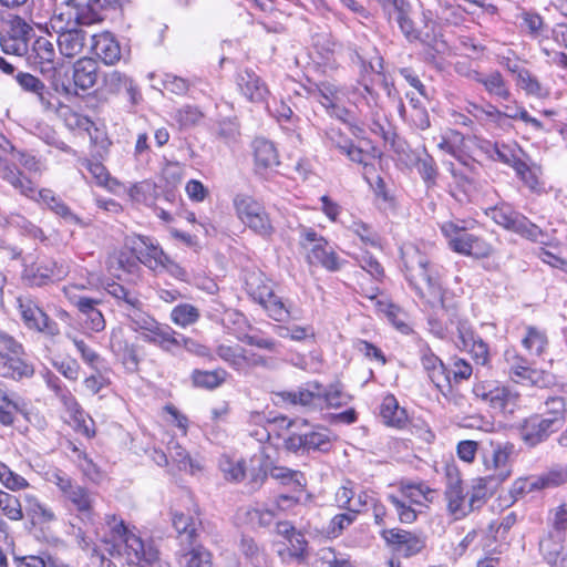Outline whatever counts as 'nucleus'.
Masks as SVG:
<instances>
[{
	"label": "nucleus",
	"instance_id": "7ed1b4c3",
	"mask_svg": "<svg viewBox=\"0 0 567 567\" xmlns=\"http://www.w3.org/2000/svg\"><path fill=\"white\" fill-rule=\"evenodd\" d=\"M1 176L8 183H10L21 195L31 198L38 203L45 205L53 214L61 217L65 223L71 225H78L81 227L87 226V223L83 221L68 204L58 196L53 190L42 188L37 190L32 182L16 172L9 166H4L1 171Z\"/></svg>",
	"mask_w": 567,
	"mask_h": 567
},
{
	"label": "nucleus",
	"instance_id": "a18cd8bd",
	"mask_svg": "<svg viewBox=\"0 0 567 567\" xmlns=\"http://www.w3.org/2000/svg\"><path fill=\"white\" fill-rule=\"evenodd\" d=\"M444 495L447 503V511L456 519L463 518L472 511L470 498H466L468 494L464 493V489L444 492Z\"/></svg>",
	"mask_w": 567,
	"mask_h": 567
},
{
	"label": "nucleus",
	"instance_id": "7c9ffc66",
	"mask_svg": "<svg viewBox=\"0 0 567 567\" xmlns=\"http://www.w3.org/2000/svg\"><path fill=\"white\" fill-rule=\"evenodd\" d=\"M35 63L40 65L41 72L55 70V48L51 40L45 37L38 38L33 43Z\"/></svg>",
	"mask_w": 567,
	"mask_h": 567
},
{
	"label": "nucleus",
	"instance_id": "8fccbe9b",
	"mask_svg": "<svg viewBox=\"0 0 567 567\" xmlns=\"http://www.w3.org/2000/svg\"><path fill=\"white\" fill-rule=\"evenodd\" d=\"M142 302L140 299H137L136 306H130L126 310V317L128 318L131 322V328L138 332L141 337L144 334V332L147 331V329L156 321L154 318L148 316L146 312L142 311L141 309Z\"/></svg>",
	"mask_w": 567,
	"mask_h": 567
},
{
	"label": "nucleus",
	"instance_id": "774afa93",
	"mask_svg": "<svg viewBox=\"0 0 567 567\" xmlns=\"http://www.w3.org/2000/svg\"><path fill=\"white\" fill-rule=\"evenodd\" d=\"M320 559L326 567H358L348 555L337 553L333 548L321 549Z\"/></svg>",
	"mask_w": 567,
	"mask_h": 567
},
{
	"label": "nucleus",
	"instance_id": "4c0bfd02",
	"mask_svg": "<svg viewBox=\"0 0 567 567\" xmlns=\"http://www.w3.org/2000/svg\"><path fill=\"white\" fill-rule=\"evenodd\" d=\"M0 373L3 377L12 379L30 378L34 373L32 364L28 363L23 359L19 358L18 354L8 355L0 367Z\"/></svg>",
	"mask_w": 567,
	"mask_h": 567
},
{
	"label": "nucleus",
	"instance_id": "aec40b11",
	"mask_svg": "<svg viewBox=\"0 0 567 567\" xmlns=\"http://www.w3.org/2000/svg\"><path fill=\"white\" fill-rule=\"evenodd\" d=\"M69 272L64 262L45 260L28 267L23 278L29 286L42 287L54 280L63 279Z\"/></svg>",
	"mask_w": 567,
	"mask_h": 567
},
{
	"label": "nucleus",
	"instance_id": "680f3d73",
	"mask_svg": "<svg viewBox=\"0 0 567 567\" xmlns=\"http://www.w3.org/2000/svg\"><path fill=\"white\" fill-rule=\"evenodd\" d=\"M540 551L548 564L556 567H567V557L559 559L563 546L548 537L539 543Z\"/></svg>",
	"mask_w": 567,
	"mask_h": 567
},
{
	"label": "nucleus",
	"instance_id": "72a5a7b5",
	"mask_svg": "<svg viewBox=\"0 0 567 567\" xmlns=\"http://www.w3.org/2000/svg\"><path fill=\"white\" fill-rule=\"evenodd\" d=\"M23 502L27 515L33 524H48L55 519L54 512L32 494H24Z\"/></svg>",
	"mask_w": 567,
	"mask_h": 567
},
{
	"label": "nucleus",
	"instance_id": "9d476101",
	"mask_svg": "<svg viewBox=\"0 0 567 567\" xmlns=\"http://www.w3.org/2000/svg\"><path fill=\"white\" fill-rule=\"evenodd\" d=\"M33 28L21 17L12 16L0 31V47L7 54L22 56L28 52Z\"/></svg>",
	"mask_w": 567,
	"mask_h": 567
},
{
	"label": "nucleus",
	"instance_id": "79ce46f5",
	"mask_svg": "<svg viewBox=\"0 0 567 567\" xmlns=\"http://www.w3.org/2000/svg\"><path fill=\"white\" fill-rule=\"evenodd\" d=\"M228 377L224 369L213 371L195 370L192 373V380L195 386L213 390L221 385Z\"/></svg>",
	"mask_w": 567,
	"mask_h": 567
},
{
	"label": "nucleus",
	"instance_id": "338daca9",
	"mask_svg": "<svg viewBox=\"0 0 567 567\" xmlns=\"http://www.w3.org/2000/svg\"><path fill=\"white\" fill-rule=\"evenodd\" d=\"M0 482L10 491H21L29 486L28 481L13 472L7 464L0 462Z\"/></svg>",
	"mask_w": 567,
	"mask_h": 567
},
{
	"label": "nucleus",
	"instance_id": "e433bc0d",
	"mask_svg": "<svg viewBox=\"0 0 567 567\" xmlns=\"http://www.w3.org/2000/svg\"><path fill=\"white\" fill-rule=\"evenodd\" d=\"M16 80L25 92L35 94L44 109L51 107V102L47 97V86L39 78L31 73L20 72L16 75Z\"/></svg>",
	"mask_w": 567,
	"mask_h": 567
},
{
	"label": "nucleus",
	"instance_id": "69168bd1",
	"mask_svg": "<svg viewBox=\"0 0 567 567\" xmlns=\"http://www.w3.org/2000/svg\"><path fill=\"white\" fill-rule=\"evenodd\" d=\"M515 172L532 192L542 190L543 186L539 182L542 172L539 167L528 166L525 162H522L517 164Z\"/></svg>",
	"mask_w": 567,
	"mask_h": 567
},
{
	"label": "nucleus",
	"instance_id": "a19ab883",
	"mask_svg": "<svg viewBox=\"0 0 567 567\" xmlns=\"http://www.w3.org/2000/svg\"><path fill=\"white\" fill-rule=\"evenodd\" d=\"M505 359L514 375L529 380L533 384H538V372L532 370L524 358L518 355L515 351L508 350L505 352Z\"/></svg>",
	"mask_w": 567,
	"mask_h": 567
},
{
	"label": "nucleus",
	"instance_id": "0eeeda50",
	"mask_svg": "<svg viewBox=\"0 0 567 567\" xmlns=\"http://www.w3.org/2000/svg\"><path fill=\"white\" fill-rule=\"evenodd\" d=\"M393 8L395 20L405 38L410 41L419 40L427 47V55L431 59L435 60L436 55H444L449 51L447 43L436 33V25L433 21L426 22L424 29L416 30L413 21L401 8L398 6Z\"/></svg>",
	"mask_w": 567,
	"mask_h": 567
},
{
	"label": "nucleus",
	"instance_id": "c756f323",
	"mask_svg": "<svg viewBox=\"0 0 567 567\" xmlns=\"http://www.w3.org/2000/svg\"><path fill=\"white\" fill-rule=\"evenodd\" d=\"M513 454V444L506 443L504 445H497L493 451L492 461L485 462L487 468H493L497 472L496 477L498 481H504L511 475V461Z\"/></svg>",
	"mask_w": 567,
	"mask_h": 567
},
{
	"label": "nucleus",
	"instance_id": "49530a36",
	"mask_svg": "<svg viewBox=\"0 0 567 567\" xmlns=\"http://www.w3.org/2000/svg\"><path fill=\"white\" fill-rule=\"evenodd\" d=\"M167 450L169 457L174 463H176L179 471L195 474L200 470L199 464L193 461L188 453L178 443L174 442V440H171L167 443Z\"/></svg>",
	"mask_w": 567,
	"mask_h": 567
},
{
	"label": "nucleus",
	"instance_id": "c85d7f7f",
	"mask_svg": "<svg viewBox=\"0 0 567 567\" xmlns=\"http://www.w3.org/2000/svg\"><path fill=\"white\" fill-rule=\"evenodd\" d=\"M93 49L95 54L105 64H115L121 59L120 44L109 32H103L93 37Z\"/></svg>",
	"mask_w": 567,
	"mask_h": 567
},
{
	"label": "nucleus",
	"instance_id": "1a4fd4ad",
	"mask_svg": "<svg viewBox=\"0 0 567 567\" xmlns=\"http://www.w3.org/2000/svg\"><path fill=\"white\" fill-rule=\"evenodd\" d=\"M237 217L250 228L254 233L268 238L275 227L265 209V207L249 195L238 194L233 200Z\"/></svg>",
	"mask_w": 567,
	"mask_h": 567
},
{
	"label": "nucleus",
	"instance_id": "f03ea898",
	"mask_svg": "<svg viewBox=\"0 0 567 567\" xmlns=\"http://www.w3.org/2000/svg\"><path fill=\"white\" fill-rule=\"evenodd\" d=\"M405 276L419 297L432 309L450 310L455 307L453 298L445 291L429 259L417 247L405 245L401 249Z\"/></svg>",
	"mask_w": 567,
	"mask_h": 567
},
{
	"label": "nucleus",
	"instance_id": "ddd939ff",
	"mask_svg": "<svg viewBox=\"0 0 567 567\" xmlns=\"http://www.w3.org/2000/svg\"><path fill=\"white\" fill-rule=\"evenodd\" d=\"M14 422L39 423V412L30 401L19 396L10 398L0 389V423L10 425Z\"/></svg>",
	"mask_w": 567,
	"mask_h": 567
},
{
	"label": "nucleus",
	"instance_id": "3c124183",
	"mask_svg": "<svg viewBox=\"0 0 567 567\" xmlns=\"http://www.w3.org/2000/svg\"><path fill=\"white\" fill-rule=\"evenodd\" d=\"M347 229L358 236L365 246L374 248L381 246V237L379 234L369 224L362 220H352L351 224L347 226Z\"/></svg>",
	"mask_w": 567,
	"mask_h": 567
},
{
	"label": "nucleus",
	"instance_id": "bf43d9fd",
	"mask_svg": "<svg viewBox=\"0 0 567 567\" xmlns=\"http://www.w3.org/2000/svg\"><path fill=\"white\" fill-rule=\"evenodd\" d=\"M491 480L487 477H476L472 480L471 489L467 493L472 511L482 506L491 494Z\"/></svg>",
	"mask_w": 567,
	"mask_h": 567
},
{
	"label": "nucleus",
	"instance_id": "f704fd0d",
	"mask_svg": "<svg viewBox=\"0 0 567 567\" xmlns=\"http://www.w3.org/2000/svg\"><path fill=\"white\" fill-rule=\"evenodd\" d=\"M179 563L184 567H212V555L202 546L185 545L179 551Z\"/></svg>",
	"mask_w": 567,
	"mask_h": 567
},
{
	"label": "nucleus",
	"instance_id": "cd10ccee",
	"mask_svg": "<svg viewBox=\"0 0 567 567\" xmlns=\"http://www.w3.org/2000/svg\"><path fill=\"white\" fill-rule=\"evenodd\" d=\"M110 347L118 355L122 362L128 369H135L138 364V358L134 346L130 344L124 336L122 328H114L110 337Z\"/></svg>",
	"mask_w": 567,
	"mask_h": 567
},
{
	"label": "nucleus",
	"instance_id": "de8ad7c7",
	"mask_svg": "<svg viewBox=\"0 0 567 567\" xmlns=\"http://www.w3.org/2000/svg\"><path fill=\"white\" fill-rule=\"evenodd\" d=\"M516 85L527 95L537 99H545L549 95L548 89L544 87L538 79L526 69L519 71L518 76H516Z\"/></svg>",
	"mask_w": 567,
	"mask_h": 567
},
{
	"label": "nucleus",
	"instance_id": "6e6552de",
	"mask_svg": "<svg viewBox=\"0 0 567 567\" xmlns=\"http://www.w3.org/2000/svg\"><path fill=\"white\" fill-rule=\"evenodd\" d=\"M300 245L307 250V259L311 265H320L329 271H337L342 266L334 249L326 238L309 227H300Z\"/></svg>",
	"mask_w": 567,
	"mask_h": 567
},
{
	"label": "nucleus",
	"instance_id": "5701e85b",
	"mask_svg": "<svg viewBox=\"0 0 567 567\" xmlns=\"http://www.w3.org/2000/svg\"><path fill=\"white\" fill-rule=\"evenodd\" d=\"M466 76L484 86L485 91L491 95L504 101H508L512 96L509 86L499 71H491L488 73H481L476 70H471Z\"/></svg>",
	"mask_w": 567,
	"mask_h": 567
},
{
	"label": "nucleus",
	"instance_id": "c9c22d12",
	"mask_svg": "<svg viewBox=\"0 0 567 567\" xmlns=\"http://www.w3.org/2000/svg\"><path fill=\"white\" fill-rule=\"evenodd\" d=\"M252 147L255 162L258 166L270 168L279 164L278 152L271 142L265 138H256Z\"/></svg>",
	"mask_w": 567,
	"mask_h": 567
},
{
	"label": "nucleus",
	"instance_id": "052dcab7",
	"mask_svg": "<svg viewBox=\"0 0 567 567\" xmlns=\"http://www.w3.org/2000/svg\"><path fill=\"white\" fill-rule=\"evenodd\" d=\"M565 402L561 398H551L545 403V411L542 413V421L538 425H550L564 421Z\"/></svg>",
	"mask_w": 567,
	"mask_h": 567
},
{
	"label": "nucleus",
	"instance_id": "9b49d317",
	"mask_svg": "<svg viewBox=\"0 0 567 567\" xmlns=\"http://www.w3.org/2000/svg\"><path fill=\"white\" fill-rule=\"evenodd\" d=\"M473 393L501 414H512L518 405V393L491 382H480L473 386Z\"/></svg>",
	"mask_w": 567,
	"mask_h": 567
},
{
	"label": "nucleus",
	"instance_id": "393cba45",
	"mask_svg": "<svg viewBox=\"0 0 567 567\" xmlns=\"http://www.w3.org/2000/svg\"><path fill=\"white\" fill-rule=\"evenodd\" d=\"M142 339L167 352L173 351L181 343L177 333L169 326L157 321L144 332Z\"/></svg>",
	"mask_w": 567,
	"mask_h": 567
},
{
	"label": "nucleus",
	"instance_id": "b1692460",
	"mask_svg": "<svg viewBox=\"0 0 567 567\" xmlns=\"http://www.w3.org/2000/svg\"><path fill=\"white\" fill-rule=\"evenodd\" d=\"M236 81L240 92L251 102H264L269 94L265 82L249 69L239 71Z\"/></svg>",
	"mask_w": 567,
	"mask_h": 567
},
{
	"label": "nucleus",
	"instance_id": "09e8293b",
	"mask_svg": "<svg viewBox=\"0 0 567 567\" xmlns=\"http://www.w3.org/2000/svg\"><path fill=\"white\" fill-rule=\"evenodd\" d=\"M0 512L11 520H21L23 518V511L19 498L0 489ZM4 522L0 518V530Z\"/></svg>",
	"mask_w": 567,
	"mask_h": 567
},
{
	"label": "nucleus",
	"instance_id": "ea45409f",
	"mask_svg": "<svg viewBox=\"0 0 567 567\" xmlns=\"http://www.w3.org/2000/svg\"><path fill=\"white\" fill-rule=\"evenodd\" d=\"M85 167L89 171L92 181L100 187L115 193L120 187V183L111 177L106 167L99 162L85 161Z\"/></svg>",
	"mask_w": 567,
	"mask_h": 567
},
{
	"label": "nucleus",
	"instance_id": "f8f14e48",
	"mask_svg": "<svg viewBox=\"0 0 567 567\" xmlns=\"http://www.w3.org/2000/svg\"><path fill=\"white\" fill-rule=\"evenodd\" d=\"M316 91L320 104L327 112L336 118L347 122L350 116L349 110L346 107L349 90L338 85L330 80H323L316 84Z\"/></svg>",
	"mask_w": 567,
	"mask_h": 567
},
{
	"label": "nucleus",
	"instance_id": "39448f33",
	"mask_svg": "<svg viewBox=\"0 0 567 567\" xmlns=\"http://www.w3.org/2000/svg\"><path fill=\"white\" fill-rule=\"evenodd\" d=\"M248 295L260 303L268 316L276 321H285L292 316L289 306L275 295L271 281L262 274H251L246 279Z\"/></svg>",
	"mask_w": 567,
	"mask_h": 567
},
{
	"label": "nucleus",
	"instance_id": "0e129e2a",
	"mask_svg": "<svg viewBox=\"0 0 567 567\" xmlns=\"http://www.w3.org/2000/svg\"><path fill=\"white\" fill-rule=\"evenodd\" d=\"M203 116V112L197 106L184 105L175 112L174 120L179 128L185 130L197 125Z\"/></svg>",
	"mask_w": 567,
	"mask_h": 567
},
{
	"label": "nucleus",
	"instance_id": "4d7b16f0",
	"mask_svg": "<svg viewBox=\"0 0 567 567\" xmlns=\"http://www.w3.org/2000/svg\"><path fill=\"white\" fill-rule=\"evenodd\" d=\"M198 319L199 310L190 303H181L171 312V320L183 328L194 324Z\"/></svg>",
	"mask_w": 567,
	"mask_h": 567
},
{
	"label": "nucleus",
	"instance_id": "58836bf2",
	"mask_svg": "<svg viewBox=\"0 0 567 567\" xmlns=\"http://www.w3.org/2000/svg\"><path fill=\"white\" fill-rule=\"evenodd\" d=\"M143 248L137 249V258L148 268L158 271L167 255L150 239H142Z\"/></svg>",
	"mask_w": 567,
	"mask_h": 567
},
{
	"label": "nucleus",
	"instance_id": "f3484780",
	"mask_svg": "<svg viewBox=\"0 0 567 567\" xmlns=\"http://www.w3.org/2000/svg\"><path fill=\"white\" fill-rule=\"evenodd\" d=\"M17 303L21 318L29 329L45 332L51 336H55L58 333V327L55 322H53L30 297H18Z\"/></svg>",
	"mask_w": 567,
	"mask_h": 567
},
{
	"label": "nucleus",
	"instance_id": "e2e57ef3",
	"mask_svg": "<svg viewBox=\"0 0 567 567\" xmlns=\"http://www.w3.org/2000/svg\"><path fill=\"white\" fill-rule=\"evenodd\" d=\"M76 540L79 546L90 554V558L92 564L97 565L99 567H110L111 560L105 558V556L100 551L96 545L92 542V539L85 535L84 532L79 529L76 534Z\"/></svg>",
	"mask_w": 567,
	"mask_h": 567
},
{
	"label": "nucleus",
	"instance_id": "c03bdc74",
	"mask_svg": "<svg viewBox=\"0 0 567 567\" xmlns=\"http://www.w3.org/2000/svg\"><path fill=\"white\" fill-rule=\"evenodd\" d=\"M480 122L487 128H504L506 126L507 118L515 120L514 112H502L498 107L491 103L484 105V111L481 115Z\"/></svg>",
	"mask_w": 567,
	"mask_h": 567
},
{
	"label": "nucleus",
	"instance_id": "6e6d98bb",
	"mask_svg": "<svg viewBox=\"0 0 567 567\" xmlns=\"http://www.w3.org/2000/svg\"><path fill=\"white\" fill-rule=\"evenodd\" d=\"M378 310L386 316L390 322L400 331L408 332L409 326L406 324V313L398 306L388 301L378 300L375 303Z\"/></svg>",
	"mask_w": 567,
	"mask_h": 567
},
{
	"label": "nucleus",
	"instance_id": "37998d69",
	"mask_svg": "<svg viewBox=\"0 0 567 567\" xmlns=\"http://www.w3.org/2000/svg\"><path fill=\"white\" fill-rule=\"evenodd\" d=\"M219 468L223 472L224 476L228 481L239 482L244 480L247 475H250L247 471L246 462L244 460H234L228 455H223L219 461ZM252 470V467L249 472Z\"/></svg>",
	"mask_w": 567,
	"mask_h": 567
},
{
	"label": "nucleus",
	"instance_id": "f257e3e1",
	"mask_svg": "<svg viewBox=\"0 0 567 567\" xmlns=\"http://www.w3.org/2000/svg\"><path fill=\"white\" fill-rule=\"evenodd\" d=\"M50 482L59 488L81 522L106 546L111 556L122 557L137 567H153L159 563V551L153 542L143 540L136 528H130L122 517L105 514L100 520L96 519L95 496L87 488L74 483L61 471L53 472Z\"/></svg>",
	"mask_w": 567,
	"mask_h": 567
},
{
	"label": "nucleus",
	"instance_id": "423d86ee",
	"mask_svg": "<svg viewBox=\"0 0 567 567\" xmlns=\"http://www.w3.org/2000/svg\"><path fill=\"white\" fill-rule=\"evenodd\" d=\"M492 219L499 226L512 230L522 237L547 245L549 244V236L542 230V228L532 223L524 215L513 210L508 205L496 206L491 210Z\"/></svg>",
	"mask_w": 567,
	"mask_h": 567
},
{
	"label": "nucleus",
	"instance_id": "6ab92c4d",
	"mask_svg": "<svg viewBox=\"0 0 567 567\" xmlns=\"http://www.w3.org/2000/svg\"><path fill=\"white\" fill-rule=\"evenodd\" d=\"M381 535L395 553L405 557L414 556L425 547L424 537L404 529H384Z\"/></svg>",
	"mask_w": 567,
	"mask_h": 567
},
{
	"label": "nucleus",
	"instance_id": "13d9d810",
	"mask_svg": "<svg viewBox=\"0 0 567 567\" xmlns=\"http://www.w3.org/2000/svg\"><path fill=\"white\" fill-rule=\"evenodd\" d=\"M59 115L64 121L65 125L72 131H83L89 132L92 122L89 117L75 112L69 106H61L59 109Z\"/></svg>",
	"mask_w": 567,
	"mask_h": 567
},
{
	"label": "nucleus",
	"instance_id": "dca6fc26",
	"mask_svg": "<svg viewBox=\"0 0 567 567\" xmlns=\"http://www.w3.org/2000/svg\"><path fill=\"white\" fill-rule=\"evenodd\" d=\"M97 62L90 58H82L73 65V83L55 85V91L65 95H76L78 90L86 91L97 81Z\"/></svg>",
	"mask_w": 567,
	"mask_h": 567
},
{
	"label": "nucleus",
	"instance_id": "a211bd4d",
	"mask_svg": "<svg viewBox=\"0 0 567 567\" xmlns=\"http://www.w3.org/2000/svg\"><path fill=\"white\" fill-rule=\"evenodd\" d=\"M280 435V446L285 450L293 453H298L300 451H310L318 450L321 452H327L331 446V437L328 433L323 432H311L306 435H297V434H279Z\"/></svg>",
	"mask_w": 567,
	"mask_h": 567
},
{
	"label": "nucleus",
	"instance_id": "4be33fe9",
	"mask_svg": "<svg viewBox=\"0 0 567 567\" xmlns=\"http://www.w3.org/2000/svg\"><path fill=\"white\" fill-rule=\"evenodd\" d=\"M457 332V346L468 351L477 363L482 365L487 364L489 361V350L487 343H485L482 338L476 336L465 321L458 322Z\"/></svg>",
	"mask_w": 567,
	"mask_h": 567
},
{
	"label": "nucleus",
	"instance_id": "2eb2a0df",
	"mask_svg": "<svg viewBox=\"0 0 567 567\" xmlns=\"http://www.w3.org/2000/svg\"><path fill=\"white\" fill-rule=\"evenodd\" d=\"M250 462H257L259 464L258 471L252 470L250 472L252 487L260 486L267 475H269L274 480L281 482L282 484H292L300 491L306 485L305 476L299 471H293L285 466L275 465L270 462H265L264 464H261V460L259 457H254L250 460Z\"/></svg>",
	"mask_w": 567,
	"mask_h": 567
},
{
	"label": "nucleus",
	"instance_id": "603ef678",
	"mask_svg": "<svg viewBox=\"0 0 567 567\" xmlns=\"http://www.w3.org/2000/svg\"><path fill=\"white\" fill-rule=\"evenodd\" d=\"M245 348L235 344H219L216 348L218 358L225 361L234 370L243 372Z\"/></svg>",
	"mask_w": 567,
	"mask_h": 567
},
{
	"label": "nucleus",
	"instance_id": "473e14b6",
	"mask_svg": "<svg viewBox=\"0 0 567 567\" xmlns=\"http://www.w3.org/2000/svg\"><path fill=\"white\" fill-rule=\"evenodd\" d=\"M315 390L310 389H299L298 391L292 392H280L277 393L276 396L281 401L292 405H302L308 406L319 400L322 401V386L320 384L315 383Z\"/></svg>",
	"mask_w": 567,
	"mask_h": 567
},
{
	"label": "nucleus",
	"instance_id": "864d4df0",
	"mask_svg": "<svg viewBox=\"0 0 567 567\" xmlns=\"http://www.w3.org/2000/svg\"><path fill=\"white\" fill-rule=\"evenodd\" d=\"M522 343L530 354L540 355L548 340L544 331L529 326L526 328V336L523 338Z\"/></svg>",
	"mask_w": 567,
	"mask_h": 567
},
{
	"label": "nucleus",
	"instance_id": "2f4dec72",
	"mask_svg": "<svg viewBox=\"0 0 567 567\" xmlns=\"http://www.w3.org/2000/svg\"><path fill=\"white\" fill-rule=\"evenodd\" d=\"M380 416L385 425H404L409 415L393 395H386L380 406Z\"/></svg>",
	"mask_w": 567,
	"mask_h": 567
},
{
	"label": "nucleus",
	"instance_id": "412c9836",
	"mask_svg": "<svg viewBox=\"0 0 567 567\" xmlns=\"http://www.w3.org/2000/svg\"><path fill=\"white\" fill-rule=\"evenodd\" d=\"M329 145L346 155L351 162L367 167L371 164L370 153L355 146L351 138L344 135L339 128L331 127L326 132Z\"/></svg>",
	"mask_w": 567,
	"mask_h": 567
},
{
	"label": "nucleus",
	"instance_id": "bb28decb",
	"mask_svg": "<svg viewBox=\"0 0 567 567\" xmlns=\"http://www.w3.org/2000/svg\"><path fill=\"white\" fill-rule=\"evenodd\" d=\"M172 522L182 546L193 545L196 543L199 526L197 516L175 512L173 514Z\"/></svg>",
	"mask_w": 567,
	"mask_h": 567
},
{
	"label": "nucleus",
	"instance_id": "4468645a",
	"mask_svg": "<svg viewBox=\"0 0 567 567\" xmlns=\"http://www.w3.org/2000/svg\"><path fill=\"white\" fill-rule=\"evenodd\" d=\"M78 286H64V296L73 303L84 317V327L92 332H101L105 329L106 321L103 313L96 308L99 299L81 297L76 295Z\"/></svg>",
	"mask_w": 567,
	"mask_h": 567
},
{
	"label": "nucleus",
	"instance_id": "20e7f679",
	"mask_svg": "<svg viewBox=\"0 0 567 567\" xmlns=\"http://www.w3.org/2000/svg\"><path fill=\"white\" fill-rule=\"evenodd\" d=\"M467 230L465 221H445L441 225V231L453 251L474 258L488 257L493 251L492 246Z\"/></svg>",
	"mask_w": 567,
	"mask_h": 567
},
{
	"label": "nucleus",
	"instance_id": "a878e982",
	"mask_svg": "<svg viewBox=\"0 0 567 567\" xmlns=\"http://www.w3.org/2000/svg\"><path fill=\"white\" fill-rule=\"evenodd\" d=\"M56 43L63 56L74 58L82 53L86 45V32L81 29L62 31L58 35Z\"/></svg>",
	"mask_w": 567,
	"mask_h": 567
},
{
	"label": "nucleus",
	"instance_id": "5fc2aeb1",
	"mask_svg": "<svg viewBox=\"0 0 567 567\" xmlns=\"http://www.w3.org/2000/svg\"><path fill=\"white\" fill-rule=\"evenodd\" d=\"M432 489L424 484H402L400 488V496L405 498L406 502L413 505H425L430 501L429 495Z\"/></svg>",
	"mask_w": 567,
	"mask_h": 567
}]
</instances>
